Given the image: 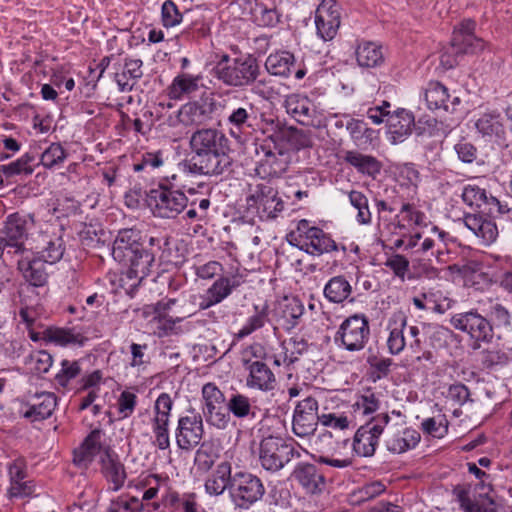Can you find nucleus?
<instances>
[{"instance_id":"f8f14e48","label":"nucleus","mask_w":512,"mask_h":512,"mask_svg":"<svg viewBox=\"0 0 512 512\" xmlns=\"http://www.w3.org/2000/svg\"><path fill=\"white\" fill-rule=\"evenodd\" d=\"M204 435L202 415L195 410L179 417L175 430V440L180 450L190 451L197 447Z\"/></svg>"},{"instance_id":"20e7f679","label":"nucleus","mask_w":512,"mask_h":512,"mask_svg":"<svg viewBox=\"0 0 512 512\" xmlns=\"http://www.w3.org/2000/svg\"><path fill=\"white\" fill-rule=\"evenodd\" d=\"M246 204L256 211L261 219H275L284 210V201L270 181H258L249 185Z\"/></svg>"},{"instance_id":"9b49d317","label":"nucleus","mask_w":512,"mask_h":512,"mask_svg":"<svg viewBox=\"0 0 512 512\" xmlns=\"http://www.w3.org/2000/svg\"><path fill=\"white\" fill-rule=\"evenodd\" d=\"M33 223V216L28 214L16 212L7 217L4 230L0 233V257L6 249H14V253L27 250L24 248V239Z\"/></svg>"},{"instance_id":"cd10ccee","label":"nucleus","mask_w":512,"mask_h":512,"mask_svg":"<svg viewBox=\"0 0 512 512\" xmlns=\"http://www.w3.org/2000/svg\"><path fill=\"white\" fill-rule=\"evenodd\" d=\"M216 110L214 98L207 97L199 101L188 102L181 106L183 126H200L212 119Z\"/></svg>"},{"instance_id":"13d9d810","label":"nucleus","mask_w":512,"mask_h":512,"mask_svg":"<svg viewBox=\"0 0 512 512\" xmlns=\"http://www.w3.org/2000/svg\"><path fill=\"white\" fill-rule=\"evenodd\" d=\"M164 163L165 159L162 151L145 152L141 155L140 160L133 164V170L135 172L155 170L162 167Z\"/></svg>"},{"instance_id":"ea45409f","label":"nucleus","mask_w":512,"mask_h":512,"mask_svg":"<svg viewBox=\"0 0 512 512\" xmlns=\"http://www.w3.org/2000/svg\"><path fill=\"white\" fill-rule=\"evenodd\" d=\"M386 122L394 143L402 142L406 136L411 134L415 125L414 115L404 109L397 110L392 115H388Z\"/></svg>"},{"instance_id":"c03bdc74","label":"nucleus","mask_w":512,"mask_h":512,"mask_svg":"<svg viewBox=\"0 0 512 512\" xmlns=\"http://www.w3.org/2000/svg\"><path fill=\"white\" fill-rule=\"evenodd\" d=\"M355 54L361 67H377L384 61L382 47L375 42L362 41L358 44Z\"/></svg>"},{"instance_id":"69168bd1","label":"nucleus","mask_w":512,"mask_h":512,"mask_svg":"<svg viewBox=\"0 0 512 512\" xmlns=\"http://www.w3.org/2000/svg\"><path fill=\"white\" fill-rule=\"evenodd\" d=\"M405 326L404 319H401L400 327L391 328L390 335L387 340L389 352H401L406 347V341L403 334Z\"/></svg>"},{"instance_id":"603ef678","label":"nucleus","mask_w":512,"mask_h":512,"mask_svg":"<svg viewBox=\"0 0 512 512\" xmlns=\"http://www.w3.org/2000/svg\"><path fill=\"white\" fill-rule=\"evenodd\" d=\"M346 129L349 132L352 141L358 147L366 146L367 144H371L373 141L375 131L372 128H369L362 120L350 119L347 122Z\"/></svg>"},{"instance_id":"f257e3e1","label":"nucleus","mask_w":512,"mask_h":512,"mask_svg":"<svg viewBox=\"0 0 512 512\" xmlns=\"http://www.w3.org/2000/svg\"><path fill=\"white\" fill-rule=\"evenodd\" d=\"M149 247H145L135 257H129L126 261L120 262L127 266V270L119 276V287L126 294L132 296L140 283L148 277L155 265L156 257L162 259L164 256L163 248L168 245L166 237H150Z\"/></svg>"},{"instance_id":"6e6d98bb","label":"nucleus","mask_w":512,"mask_h":512,"mask_svg":"<svg viewBox=\"0 0 512 512\" xmlns=\"http://www.w3.org/2000/svg\"><path fill=\"white\" fill-rule=\"evenodd\" d=\"M451 42L462 55L467 53H476L484 48L483 40L477 38L474 33L469 34V36H462L460 33H453Z\"/></svg>"},{"instance_id":"f704fd0d","label":"nucleus","mask_w":512,"mask_h":512,"mask_svg":"<svg viewBox=\"0 0 512 512\" xmlns=\"http://www.w3.org/2000/svg\"><path fill=\"white\" fill-rule=\"evenodd\" d=\"M343 160L359 174L375 179L382 170V163L376 157L361 153L358 150L344 152Z\"/></svg>"},{"instance_id":"4c0bfd02","label":"nucleus","mask_w":512,"mask_h":512,"mask_svg":"<svg viewBox=\"0 0 512 512\" xmlns=\"http://www.w3.org/2000/svg\"><path fill=\"white\" fill-rule=\"evenodd\" d=\"M232 478L231 463L228 461L219 463L215 470L205 480V492L210 496H220L226 489L230 491Z\"/></svg>"},{"instance_id":"5fc2aeb1","label":"nucleus","mask_w":512,"mask_h":512,"mask_svg":"<svg viewBox=\"0 0 512 512\" xmlns=\"http://www.w3.org/2000/svg\"><path fill=\"white\" fill-rule=\"evenodd\" d=\"M350 204L358 211L356 219L359 224L367 225L371 223L372 215L369 209L368 198L364 193L351 190L348 192Z\"/></svg>"},{"instance_id":"338daca9","label":"nucleus","mask_w":512,"mask_h":512,"mask_svg":"<svg viewBox=\"0 0 512 512\" xmlns=\"http://www.w3.org/2000/svg\"><path fill=\"white\" fill-rule=\"evenodd\" d=\"M195 274L203 280H210L223 271V265L218 261H209L205 264L194 267Z\"/></svg>"},{"instance_id":"37998d69","label":"nucleus","mask_w":512,"mask_h":512,"mask_svg":"<svg viewBox=\"0 0 512 512\" xmlns=\"http://www.w3.org/2000/svg\"><path fill=\"white\" fill-rule=\"evenodd\" d=\"M304 313V306L298 298H285L279 305L278 321L287 330L294 328Z\"/></svg>"},{"instance_id":"a211bd4d","label":"nucleus","mask_w":512,"mask_h":512,"mask_svg":"<svg viewBox=\"0 0 512 512\" xmlns=\"http://www.w3.org/2000/svg\"><path fill=\"white\" fill-rule=\"evenodd\" d=\"M52 264L46 262L37 254L23 250L17 262V267L24 280L34 287H43L48 282V268Z\"/></svg>"},{"instance_id":"680f3d73","label":"nucleus","mask_w":512,"mask_h":512,"mask_svg":"<svg viewBox=\"0 0 512 512\" xmlns=\"http://www.w3.org/2000/svg\"><path fill=\"white\" fill-rule=\"evenodd\" d=\"M162 22L165 27H174L181 22L182 15L180 14L176 4L167 0L163 3L161 9Z\"/></svg>"},{"instance_id":"864d4df0","label":"nucleus","mask_w":512,"mask_h":512,"mask_svg":"<svg viewBox=\"0 0 512 512\" xmlns=\"http://www.w3.org/2000/svg\"><path fill=\"white\" fill-rule=\"evenodd\" d=\"M451 307V300L443 296L440 290L423 293V299H418V309L444 313Z\"/></svg>"},{"instance_id":"4be33fe9","label":"nucleus","mask_w":512,"mask_h":512,"mask_svg":"<svg viewBox=\"0 0 512 512\" xmlns=\"http://www.w3.org/2000/svg\"><path fill=\"white\" fill-rule=\"evenodd\" d=\"M192 155L212 153L220 150H230L226 135L215 128H202L196 130L190 137Z\"/></svg>"},{"instance_id":"473e14b6","label":"nucleus","mask_w":512,"mask_h":512,"mask_svg":"<svg viewBox=\"0 0 512 512\" xmlns=\"http://www.w3.org/2000/svg\"><path fill=\"white\" fill-rule=\"evenodd\" d=\"M461 197L472 208L483 209L486 213L502 212L498 199L476 184L465 185Z\"/></svg>"},{"instance_id":"0e129e2a","label":"nucleus","mask_w":512,"mask_h":512,"mask_svg":"<svg viewBox=\"0 0 512 512\" xmlns=\"http://www.w3.org/2000/svg\"><path fill=\"white\" fill-rule=\"evenodd\" d=\"M80 370L78 362L64 360L60 372L56 374V379L61 386H66L71 379L79 375Z\"/></svg>"},{"instance_id":"c9c22d12","label":"nucleus","mask_w":512,"mask_h":512,"mask_svg":"<svg viewBox=\"0 0 512 512\" xmlns=\"http://www.w3.org/2000/svg\"><path fill=\"white\" fill-rule=\"evenodd\" d=\"M102 432L95 429L84 439L79 448L74 451V463L80 467L87 468L96 455L101 457L102 452L108 447L101 444Z\"/></svg>"},{"instance_id":"9d476101","label":"nucleus","mask_w":512,"mask_h":512,"mask_svg":"<svg viewBox=\"0 0 512 512\" xmlns=\"http://www.w3.org/2000/svg\"><path fill=\"white\" fill-rule=\"evenodd\" d=\"M484 485H458L453 495L462 512H498V504ZM488 490H490L488 488Z\"/></svg>"},{"instance_id":"e433bc0d","label":"nucleus","mask_w":512,"mask_h":512,"mask_svg":"<svg viewBox=\"0 0 512 512\" xmlns=\"http://www.w3.org/2000/svg\"><path fill=\"white\" fill-rule=\"evenodd\" d=\"M464 224L484 245H490L498 236L496 224L483 215L467 214L464 216Z\"/></svg>"},{"instance_id":"72a5a7b5","label":"nucleus","mask_w":512,"mask_h":512,"mask_svg":"<svg viewBox=\"0 0 512 512\" xmlns=\"http://www.w3.org/2000/svg\"><path fill=\"white\" fill-rule=\"evenodd\" d=\"M55 407L56 397L53 393H35L28 398L23 416L31 421H41L50 417Z\"/></svg>"},{"instance_id":"6ab92c4d","label":"nucleus","mask_w":512,"mask_h":512,"mask_svg":"<svg viewBox=\"0 0 512 512\" xmlns=\"http://www.w3.org/2000/svg\"><path fill=\"white\" fill-rule=\"evenodd\" d=\"M291 477L307 495L319 496L326 491V477L323 471L315 464L307 462L298 463L295 466Z\"/></svg>"},{"instance_id":"e2e57ef3","label":"nucleus","mask_w":512,"mask_h":512,"mask_svg":"<svg viewBox=\"0 0 512 512\" xmlns=\"http://www.w3.org/2000/svg\"><path fill=\"white\" fill-rule=\"evenodd\" d=\"M34 493V484L29 480H16L10 482L7 495L10 499L28 497Z\"/></svg>"},{"instance_id":"7ed1b4c3","label":"nucleus","mask_w":512,"mask_h":512,"mask_svg":"<svg viewBox=\"0 0 512 512\" xmlns=\"http://www.w3.org/2000/svg\"><path fill=\"white\" fill-rule=\"evenodd\" d=\"M286 239L290 245L313 256L338 249L336 242L328 233L319 227L312 226L306 219L298 221L295 229L287 234Z\"/></svg>"},{"instance_id":"bb28decb","label":"nucleus","mask_w":512,"mask_h":512,"mask_svg":"<svg viewBox=\"0 0 512 512\" xmlns=\"http://www.w3.org/2000/svg\"><path fill=\"white\" fill-rule=\"evenodd\" d=\"M240 284L236 278L220 277L206 290L204 295H192L191 302L196 304L199 300L198 310H206L221 303Z\"/></svg>"},{"instance_id":"1a4fd4ad","label":"nucleus","mask_w":512,"mask_h":512,"mask_svg":"<svg viewBox=\"0 0 512 512\" xmlns=\"http://www.w3.org/2000/svg\"><path fill=\"white\" fill-rule=\"evenodd\" d=\"M264 493V485L257 476L243 471L233 474L230 483V496L237 507L248 509L260 500Z\"/></svg>"},{"instance_id":"052dcab7","label":"nucleus","mask_w":512,"mask_h":512,"mask_svg":"<svg viewBox=\"0 0 512 512\" xmlns=\"http://www.w3.org/2000/svg\"><path fill=\"white\" fill-rule=\"evenodd\" d=\"M267 320V314L264 310L257 311L254 315L248 318L246 324L236 334L237 339H242L250 335L255 330L264 326Z\"/></svg>"},{"instance_id":"a18cd8bd","label":"nucleus","mask_w":512,"mask_h":512,"mask_svg":"<svg viewBox=\"0 0 512 512\" xmlns=\"http://www.w3.org/2000/svg\"><path fill=\"white\" fill-rule=\"evenodd\" d=\"M323 293L329 302L340 304L350 297L352 286L345 276L337 275L325 284Z\"/></svg>"},{"instance_id":"39448f33","label":"nucleus","mask_w":512,"mask_h":512,"mask_svg":"<svg viewBox=\"0 0 512 512\" xmlns=\"http://www.w3.org/2000/svg\"><path fill=\"white\" fill-rule=\"evenodd\" d=\"M230 150L192 155L178 164L179 169L190 175L218 176L228 171L232 165Z\"/></svg>"},{"instance_id":"f03ea898","label":"nucleus","mask_w":512,"mask_h":512,"mask_svg":"<svg viewBox=\"0 0 512 512\" xmlns=\"http://www.w3.org/2000/svg\"><path fill=\"white\" fill-rule=\"evenodd\" d=\"M213 75L226 86L245 88L256 82L260 66L252 55L231 58L224 54L213 68Z\"/></svg>"},{"instance_id":"bf43d9fd","label":"nucleus","mask_w":512,"mask_h":512,"mask_svg":"<svg viewBox=\"0 0 512 512\" xmlns=\"http://www.w3.org/2000/svg\"><path fill=\"white\" fill-rule=\"evenodd\" d=\"M217 459V455L213 453L212 449L206 444H202L201 447L195 453V465L197 469L202 472H208Z\"/></svg>"},{"instance_id":"6e6552de","label":"nucleus","mask_w":512,"mask_h":512,"mask_svg":"<svg viewBox=\"0 0 512 512\" xmlns=\"http://www.w3.org/2000/svg\"><path fill=\"white\" fill-rule=\"evenodd\" d=\"M255 154L259 158L256 174L264 181L266 178H278L287 169L284 153L279 150L272 138L257 140L254 143Z\"/></svg>"},{"instance_id":"7c9ffc66","label":"nucleus","mask_w":512,"mask_h":512,"mask_svg":"<svg viewBox=\"0 0 512 512\" xmlns=\"http://www.w3.org/2000/svg\"><path fill=\"white\" fill-rule=\"evenodd\" d=\"M244 363L249 371V375L246 378L247 387L263 392H268L275 388L276 377L267 363L259 360H244Z\"/></svg>"},{"instance_id":"c756f323","label":"nucleus","mask_w":512,"mask_h":512,"mask_svg":"<svg viewBox=\"0 0 512 512\" xmlns=\"http://www.w3.org/2000/svg\"><path fill=\"white\" fill-rule=\"evenodd\" d=\"M101 473L113 485L112 490H120L126 481L127 473L119 456L110 448L105 449L99 458Z\"/></svg>"},{"instance_id":"393cba45","label":"nucleus","mask_w":512,"mask_h":512,"mask_svg":"<svg viewBox=\"0 0 512 512\" xmlns=\"http://www.w3.org/2000/svg\"><path fill=\"white\" fill-rule=\"evenodd\" d=\"M226 123L229 126L230 135L236 140L255 131L256 115L252 103L233 107L227 116Z\"/></svg>"},{"instance_id":"b1692460","label":"nucleus","mask_w":512,"mask_h":512,"mask_svg":"<svg viewBox=\"0 0 512 512\" xmlns=\"http://www.w3.org/2000/svg\"><path fill=\"white\" fill-rule=\"evenodd\" d=\"M144 248L143 236L140 230L122 229L113 242L112 257L120 263L129 259V257H135V254L140 253Z\"/></svg>"},{"instance_id":"4468645a","label":"nucleus","mask_w":512,"mask_h":512,"mask_svg":"<svg viewBox=\"0 0 512 512\" xmlns=\"http://www.w3.org/2000/svg\"><path fill=\"white\" fill-rule=\"evenodd\" d=\"M389 417L384 414L362 425L355 433L352 448L359 457H370L375 453L376 446Z\"/></svg>"},{"instance_id":"f3484780","label":"nucleus","mask_w":512,"mask_h":512,"mask_svg":"<svg viewBox=\"0 0 512 512\" xmlns=\"http://www.w3.org/2000/svg\"><path fill=\"white\" fill-rule=\"evenodd\" d=\"M369 325L364 316L354 315L346 319L335 336L350 351L361 350L368 339Z\"/></svg>"},{"instance_id":"a878e982","label":"nucleus","mask_w":512,"mask_h":512,"mask_svg":"<svg viewBox=\"0 0 512 512\" xmlns=\"http://www.w3.org/2000/svg\"><path fill=\"white\" fill-rule=\"evenodd\" d=\"M29 337L32 341L43 340L46 343H53L57 346H67L70 344L82 345L85 337L74 328L46 327L41 331H36L32 326L28 327Z\"/></svg>"},{"instance_id":"3c124183","label":"nucleus","mask_w":512,"mask_h":512,"mask_svg":"<svg viewBox=\"0 0 512 512\" xmlns=\"http://www.w3.org/2000/svg\"><path fill=\"white\" fill-rule=\"evenodd\" d=\"M35 156L30 153H25L17 160L1 165L3 175L9 179L17 175H31L34 172Z\"/></svg>"},{"instance_id":"4d7b16f0","label":"nucleus","mask_w":512,"mask_h":512,"mask_svg":"<svg viewBox=\"0 0 512 512\" xmlns=\"http://www.w3.org/2000/svg\"><path fill=\"white\" fill-rule=\"evenodd\" d=\"M67 158V153L60 143H51L41 154L40 164L47 169H52L62 164Z\"/></svg>"},{"instance_id":"79ce46f5","label":"nucleus","mask_w":512,"mask_h":512,"mask_svg":"<svg viewBox=\"0 0 512 512\" xmlns=\"http://www.w3.org/2000/svg\"><path fill=\"white\" fill-rule=\"evenodd\" d=\"M143 62L140 59H125L122 72L115 73V81L122 92L131 91L142 76Z\"/></svg>"},{"instance_id":"58836bf2","label":"nucleus","mask_w":512,"mask_h":512,"mask_svg":"<svg viewBox=\"0 0 512 512\" xmlns=\"http://www.w3.org/2000/svg\"><path fill=\"white\" fill-rule=\"evenodd\" d=\"M434 246L435 239L427 236L423 239L421 248L418 249V279L422 277L434 279L438 275L437 269L433 266L434 262H438Z\"/></svg>"},{"instance_id":"2eb2a0df","label":"nucleus","mask_w":512,"mask_h":512,"mask_svg":"<svg viewBox=\"0 0 512 512\" xmlns=\"http://www.w3.org/2000/svg\"><path fill=\"white\" fill-rule=\"evenodd\" d=\"M202 398L206 421L218 429H225L228 426L230 416L223 407L224 394L214 383H206L202 387Z\"/></svg>"},{"instance_id":"0eeeda50","label":"nucleus","mask_w":512,"mask_h":512,"mask_svg":"<svg viewBox=\"0 0 512 512\" xmlns=\"http://www.w3.org/2000/svg\"><path fill=\"white\" fill-rule=\"evenodd\" d=\"M295 456L299 458L300 453L283 438L269 436L260 443L259 460L261 466L267 471L281 470Z\"/></svg>"},{"instance_id":"2f4dec72","label":"nucleus","mask_w":512,"mask_h":512,"mask_svg":"<svg viewBox=\"0 0 512 512\" xmlns=\"http://www.w3.org/2000/svg\"><path fill=\"white\" fill-rule=\"evenodd\" d=\"M284 106L286 112L298 123L305 126H315V107L308 97L301 94H290L286 97Z\"/></svg>"},{"instance_id":"423d86ee","label":"nucleus","mask_w":512,"mask_h":512,"mask_svg":"<svg viewBox=\"0 0 512 512\" xmlns=\"http://www.w3.org/2000/svg\"><path fill=\"white\" fill-rule=\"evenodd\" d=\"M188 198L179 189H172L166 183L152 189L148 195V205L153 214L160 218H175L187 206Z\"/></svg>"},{"instance_id":"c85d7f7f","label":"nucleus","mask_w":512,"mask_h":512,"mask_svg":"<svg viewBox=\"0 0 512 512\" xmlns=\"http://www.w3.org/2000/svg\"><path fill=\"white\" fill-rule=\"evenodd\" d=\"M475 128L485 141L504 145L506 132L503 118L499 113H483L475 121Z\"/></svg>"},{"instance_id":"5701e85b","label":"nucleus","mask_w":512,"mask_h":512,"mask_svg":"<svg viewBox=\"0 0 512 512\" xmlns=\"http://www.w3.org/2000/svg\"><path fill=\"white\" fill-rule=\"evenodd\" d=\"M317 34L325 41L332 40L340 26V8L335 0H322L315 13Z\"/></svg>"},{"instance_id":"49530a36","label":"nucleus","mask_w":512,"mask_h":512,"mask_svg":"<svg viewBox=\"0 0 512 512\" xmlns=\"http://www.w3.org/2000/svg\"><path fill=\"white\" fill-rule=\"evenodd\" d=\"M295 65V57L289 51L270 54L265 61L266 70L274 76L288 77Z\"/></svg>"},{"instance_id":"aec40b11","label":"nucleus","mask_w":512,"mask_h":512,"mask_svg":"<svg viewBox=\"0 0 512 512\" xmlns=\"http://www.w3.org/2000/svg\"><path fill=\"white\" fill-rule=\"evenodd\" d=\"M318 403L312 397L300 401L294 410L292 429L296 436L307 437L316 431L318 421Z\"/></svg>"},{"instance_id":"dca6fc26","label":"nucleus","mask_w":512,"mask_h":512,"mask_svg":"<svg viewBox=\"0 0 512 512\" xmlns=\"http://www.w3.org/2000/svg\"><path fill=\"white\" fill-rule=\"evenodd\" d=\"M172 406L173 401L167 393H161L154 405V417L152 420L153 444L161 450H166L170 447L168 427Z\"/></svg>"},{"instance_id":"09e8293b","label":"nucleus","mask_w":512,"mask_h":512,"mask_svg":"<svg viewBox=\"0 0 512 512\" xmlns=\"http://www.w3.org/2000/svg\"><path fill=\"white\" fill-rule=\"evenodd\" d=\"M228 414L232 413L236 418H255L257 407L251 403L249 397L244 394L236 393L231 395L227 402Z\"/></svg>"},{"instance_id":"a19ab883","label":"nucleus","mask_w":512,"mask_h":512,"mask_svg":"<svg viewBox=\"0 0 512 512\" xmlns=\"http://www.w3.org/2000/svg\"><path fill=\"white\" fill-rule=\"evenodd\" d=\"M202 77L199 75H191L188 73L178 74L168 86L167 92L170 99L180 100L184 96H188L199 90Z\"/></svg>"},{"instance_id":"ddd939ff","label":"nucleus","mask_w":512,"mask_h":512,"mask_svg":"<svg viewBox=\"0 0 512 512\" xmlns=\"http://www.w3.org/2000/svg\"><path fill=\"white\" fill-rule=\"evenodd\" d=\"M28 250L53 265L62 259L65 245L60 231L55 227H49L32 237Z\"/></svg>"},{"instance_id":"8fccbe9b","label":"nucleus","mask_w":512,"mask_h":512,"mask_svg":"<svg viewBox=\"0 0 512 512\" xmlns=\"http://www.w3.org/2000/svg\"><path fill=\"white\" fill-rule=\"evenodd\" d=\"M367 364L366 377L369 381L375 383L388 376L393 362L390 358L383 357L381 354H371L367 358Z\"/></svg>"},{"instance_id":"774afa93","label":"nucleus","mask_w":512,"mask_h":512,"mask_svg":"<svg viewBox=\"0 0 512 512\" xmlns=\"http://www.w3.org/2000/svg\"><path fill=\"white\" fill-rule=\"evenodd\" d=\"M10 482L27 478V462L23 457H17L7 464Z\"/></svg>"},{"instance_id":"412c9836","label":"nucleus","mask_w":512,"mask_h":512,"mask_svg":"<svg viewBox=\"0 0 512 512\" xmlns=\"http://www.w3.org/2000/svg\"><path fill=\"white\" fill-rule=\"evenodd\" d=\"M451 324L455 329L467 332L477 342H488L493 336L491 324L474 311L455 314Z\"/></svg>"},{"instance_id":"de8ad7c7","label":"nucleus","mask_w":512,"mask_h":512,"mask_svg":"<svg viewBox=\"0 0 512 512\" xmlns=\"http://www.w3.org/2000/svg\"><path fill=\"white\" fill-rule=\"evenodd\" d=\"M447 88L439 82H430L424 92V100L430 110L449 109Z\"/></svg>"}]
</instances>
